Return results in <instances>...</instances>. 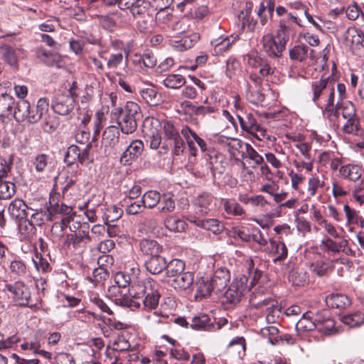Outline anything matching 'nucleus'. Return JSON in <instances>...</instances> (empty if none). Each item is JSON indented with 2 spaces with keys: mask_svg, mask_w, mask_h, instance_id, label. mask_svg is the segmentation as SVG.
Segmentation results:
<instances>
[{
  "mask_svg": "<svg viewBox=\"0 0 364 364\" xmlns=\"http://www.w3.org/2000/svg\"><path fill=\"white\" fill-rule=\"evenodd\" d=\"M245 153L242 154V158L248 157L256 165L264 164V158L250 144H245Z\"/></svg>",
  "mask_w": 364,
  "mask_h": 364,
  "instance_id": "4d7b16f0",
  "label": "nucleus"
},
{
  "mask_svg": "<svg viewBox=\"0 0 364 364\" xmlns=\"http://www.w3.org/2000/svg\"><path fill=\"white\" fill-rule=\"evenodd\" d=\"M186 83L185 77L178 74H168L163 80V84L169 89H179Z\"/></svg>",
  "mask_w": 364,
  "mask_h": 364,
  "instance_id": "ea45409f",
  "label": "nucleus"
},
{
  "mask_svg": "<svg viewBox=\"0 0 364 364\" xmlns=\"http://www.w3.org/2000/svg\"><path fill=\"white\" fill-rule=\"evenodd\" d=\"M28 209H30V208L28 207L23 200L16 198L10 203L8 211L11 217L21 220L28 216Z\"/></svg>",
  "mask_w": 364,
  "mask_h": 364,
  "instance_id": "412c9836",
  "label": "nucleus"
},
{
  "mask_svg": "<svg viewBox=\"0 0 364 364\" xmlns=\"http://www.w3.org/2000/svg\"><path fill=\"white\" fill-rule=\"evenodd\" d=\"M341 114L343 119H349L358 117L355 105L350 101L341 102Z\"/></svg>",
  "mask_w": 364,
  "mask_h": 364,
  "instance_id": "338daca9",
  "label": "nucleus"
},
{
  "mask_svg": "<svg viewBox=\"0 0 364 364\" xmlns=\"http://www.w3.org/2000/svg\"><path fill=\"white\" fill-rule=\"evenodd\" d=\"M15 106V99L6 93L0 95V120L4 122L5 118L12 115Z\"/></svg>",
  "mask_w": 364,
  "mask_h": 364,
  "instance_id": "393cba45",
  "label": "nucleus"
},
{
  "mask_svg": "<svg viewBox=\"0 0 364 364\" xmlns=\"http://www.w3.org/2000/svg\"><path fill=\"white\" fill-rule=\"evenodd\" d=\"M309 47L304 44L294 46L289 50V57L292 60L304 61L308 56Z\"/></svg>",
  "mask_w": 364,
  "mask_h": 364,
  "instance_id": "37998d69",
  "label": "nucleus"
},
{
  "mask_svg": "<svg viewBox=\"0 0 364 364\" xmlns=\"http://www.w3.org/2000/svg\"><path fill=\"white\" fill-rule=\"evenodd\" d=\"M166 274L167 277L176 278L185 270V262L179 259H173L167 263L166 262Z\"/></svg>",
  "mask_w": 364,
  "mask_h": 364,
  "instance_id": "473e14b6",
  "label": "nucleus"
},
{
  "mask_svg": "<svg viewBox=\"0 0 364 364\" xmlns=\"http://www.w3.org/2000/svg\"><path fill=\"white\" fill-rule=\"evenodd\" d=\"M343 210L346 216L348 224H355L360 226L361 228L364 227V219L359 215L358 211L353 208H351L347 204L344 205Z\"/></svg>",
  "mask_w": 364,
  "mask_h": 364,
  "instance_id": "a19ab883",
  "label": "nucleus"
},
{
  "mask_svg": "<svg viewBox=\"0 0 364 364\" xmlns=\"http://www.w3.org/2000/svg\"><path fill=\"white\" fill-rule=\"evenodd\" d=\"M191 327L195 330L215 331V318L211 319L207 314H201L192 318Z\"/></svg>",
  "mask_w": 364,
  "mask_h": 364,
  "instance_id": "5701e85b",
  "label": "nucleus"
},
{
  "mask_svg": "<svg viewBox=\"0 0 364 364\" xmlns=\"http://www.w3.org/2000/svg\"><path fill=\"white\" fill-rule=\"evenodd\" d=\"M109 277V272L103 267H99L94 269L92 271V276H87V279L90 282L97 285L100 283H102Z\"/></svg>",
  "mask_w": 364,
  "mask_h": 364,
  "instance_id": "09e8293b",
  "label": "nucleus"
},
{
  "mask_svg": "<svg viewBox=\"0 0 364 364\" xmlns=\"http://www.w3.org/2000/svg\"><path fill=\"white\" fill-rule=\"evenodd\" d=\"M318 331L324 335H331L337 332L335 328V321L331 318H327L321 324H318V326L316 328Z\"/></svg>",
  "mask_w": 364,
  "mask_h": 364,
  "instance_id": "0e129e2a",
  "label": "nucleus"
},
{
  "mask_svg": "<svg viewBox=\"0 0 364 364\" xmlns=\"http://www.w3.org/2000/svg\"><path fill=\"white\" fill-rule=\"evenodd\" d=\"M270 250L269 253L275 257L273 259L274 262L284 260L288 255V250L286 245L282 241L269 240Z\"/></svg>",
  "mask_w": 364,
  "mask_h": 364,
  "instance_id": "c85d7f7f",
  "label": "nucleus"
},
{
  "mask_svg": "<svg viewBox=\"0 0 364 364\" xmlns=\"http://www.w3.org/2000/svg\"><path fill=\"white\" fill-rule=\"evenodd\" d=\"M198 39L197 34L191 36H184L180 40L174 41L173 46L179 51H183L192 48Z\"/></svg>",
  "mask_w": 364,
  "mask_h": 364,
  "instance_id": "a18cd8bd",
  "label": "nucleus"
},
{
  "mask_svg": "<svg viewBox=\"0 0 364 364\" xmlns=\"http://www.w3.org/2000/svg\"><path fill=\"white\" fill-rule=\"evenodd\" d=\"M77 175L75 173L67 175L65 180L61 183L62 195L63 198H73L77 196L79 184L77 183Z\"/></svg>",
  "mask_w": 364,
  "mask_h": 364,
  "instance_id": "dca6fc26",
  "label": "nucleus"
},
{
  "mask_svg": "<svg viewBox=\"0 0 364 364\" xmlns=\"http://www.w3.org/2000/svg\"><path fill=\"white\" fill-rule=\"evenodd\" d=\"M160 122L154 118L147 117L143 124V133L149 147L156 149L161 143V136L159 131Z\"/></svg>",
  "mask_w": 364,
  "mask_h": 364,
  "instance_id": "6e6552de",
  "label": "nucleus"
},
{
  "mask_svg": "<svg viewBox=\"0 0 364 364\" xmlns=\"http://www.w3.org/2000/svg\"><path fill=\"white\" fill-rule=\"evenodd\" d=\"M51 107L55 113L65 116L74 109L75 100L65 94L58 95L53 100Z\"/></svg>",
  "mask_w": 364,
  "mask_h": 364,
  "instance_id": "ddd939ff",
  "label": "nucleus"
},
{
  "mask_svg": "<svg viewBox=\"0 0 364 364\" xmlns=\"http://www.w3.org/2000/svg\"><path fill=\"white\" fill-rule=\"evenodd\" d=\"M245 63L252 68L258 70L259 75L262 77H268L274 72L269 62L260 58L256 53H250L244 56Z\"/></svg>",
  "mask_w": 364,
  "mask_h": 364,
  "instance_id": "9d476101",
  "label": "nucleus"
},
{
  "mask_svg": "<svg viewBox=\"0 0 364 364\" xmlns=\"http://www.w3.org/2000/svg\"><path fill=\"white\" fill-rule=\"evenodd\" d=\"M326 303L331 308L344 309L350 305L351 301L345 294H331L326 298Z\"/></svg>",
  "mask_w": 364,
  "mask_h": 364,
  "instance_id": "bb28decb",
  "label": "nucleus"
},
{
  "mask_svg": "<svg viewBox=\"0 0 364 364\" xmlns=\"http://www.w3.org/2000/svg\"><path fill=\"white\" fill-rule=\"evenodd\" d=\"M140 252L146 257L157 256L162 252L163 247L156 240L144 238L139 242Z\"/></svg>",
  "mask_w": 364,
  "mask_h": 364,
  "instance_id": "f3484780",
  "label": "nucleus"
},
{
  "mask_svg": "<svg viewBox=\"0 0 364 364\" xmlns=\"http://www.w3.org/2000/svg\"><path fill=\"white\" fill-rule=\"evenodd\" d=\"M144 148V143L141 140L132 141L122 154L120 163L124 166L132 164L141 155Z\"/></svg>",
  "mask_w": 364,
  "mask_h": 364,
  "instance_id": "f8f14e48",
  "label": "nucleus"
},
{
  "mask_svg": "<svg viewBox=\"0 0 364 364\" xmlns=\"http://www.w3.org/2000/svg\"><path fill=\"white\" fill-rule=\"evenodd\" d=\"M89 225L85 224L78 231L68 234L64 238L63 247L70 248L71 246L75 250H82L91 241L89 235Z\"/></svg>",
  "mask_w": 364,
  "mask_h": 364,
  "instance_id": "0eeeda50",
  "label": "nucleus"
},
{
  "mask_svg": "<svg viewBox=\"0 0 364 364\" xmlns=\"http://www.w3.org/2000/svg\"><path fill=\"white\" fill-rule=\"evenodd\" d=\"M246 276L235 279L223 295V303L230 308L238 304L244 294L249 290Z\"/></svg>",
  "mask_w": 364,
  "mask_h": 364,
  "instance_id": "39448f33",
  "label": "nucleus"
},
{
  "mask_svg": "<svg viewBox=\"0 0 364 364\" xmlns=\"http://www.w3.org/2000/svg\"><path fill=\"white\" fill-rule=\"evenodd\" d=\"M224 210L228 214L234 216H241L245 214L242 207L234 200H226L224 202Z\"/></svg>",
  "mask_w": 364,
  "mask_h": 364,
  "instance_id": "603ef678",
  "label": "nucleus"
},
{
  "mask_svg": "<svg viewBox=\"0 0 364 364\" xmlns=\"http://www.w3.org/2000/svg\"><path fill=\"white\" fill-rule=\"evenodd\" d=\"M124 57L122 52L112 53L107 60L106 68L110 70H115L122 63Z\"/></svg>",
  "mask_w": 364,
  "mask_h": 364,
  "instance_id": "e2e57ef3",
  "label": "nucleus"
},
{
  "mask_svg": "<svg viewBox=\"0 0 364 364\" xmlns=\"http://www.w3.org/2000/svg\"><path fill=\"white\" fill-rule=\"evenodd\" d=\"M181 133L186 139L190 154L193 156H196L198 154V150L195 146V143L200 147L201 151L205 152L207 151L208 145L206 142L190 127L183 126L181 129Z\"/></svg>",
  "mask_w": 364,
  "mask_h": 364,
  "instance_id": "9b49d317",
  "label": "nucleus"
},
{
  "mask_svg": "<svg viewBox=\"0 0 364 364\" xmlns=\"http://www.w3.org/2000/svg\"><path fill=\"white\" fill-rule=\"evenodd\" d=\"M228 348L231 351H236L238 356L241 358L245 355L246 348L245 338L243 337H237L232 340L228 345Z\"/></svg>",
  "mask_w": 364,
  "mask_h": 364,
  "instance_id": "13d9d810",
  "label": "nucleus"
},
{
  "mask_svg": "<svg viewBox=\"0 0 364 364\" xmlns=\"http://www.w3.org/2000/svg\"><path fill=\"white\" fill-rule=\"evenodd\" d=\"M256 298L251 297L250 299V304L252 306L255 308H259L262 306H266L267 311V319H269V317L272 316L274 318L275 316H279V314L280 313L279 307L277 304V301L271 298H266L264 299H259L257 301H255Z\"/></svg>",
  "mask_w": 364,
  "mask_h": 364,
  "instance_id": "aec40b11",
  "label": "nucleus"
},
{
  "mask_svg": "<svg viewBox=\"0 0 364 364\" xmlns=\"http://www.w3.org/2000/svg\"><path fill=\"white\" fill-rule=\"evenodd\" d=\"M194 274L191 272H183L171 282V285L175 289L186 291L192 289L193 287Z\"/></svg>",
  "mask_w": 364,
  "mask_h": 364,
  "instance_id": "6ab92c4d",
  "label": "nucleus"
},
{
  "mask_svg": "<svg viewBox=\"0 0 364 364\" xmlns=\"http://www.w3.org/2000/svg\"><path fill=\"white\" fill-rule=\"evenodd\" d=\"M9 272L15 277H23L27 273L26 265L21 259H14L10 262Z\"/></svg>",
  "mask_w": 364,
  "mask_h": 364,
  "instance_id": "de8ad7c7",
  "label": "nucleus"
},
{
  "mask_svg": "<svg viewBox=\"0 0 364 364\" xmlns=\"http://www.w3.org/2000/svg\"><path fill=\"white\" fill-rule=\"evenodd\" d=\"M48 161H49V157L48 155H46L45 154H38L35 157V159L33 163L36 171H38V172L44 171L48 164Z\"/></svg>",
  "mask_w": 364,
  "mask_h": 364,
  "instance_id": "774afa93",
  "label": "nucleus"
},
{
  "mask_svg": "<svg viewBox=\"0 0 364 364\" xmlns=\"http://www.w3.org/2000/svg\"><path fill=\"white\" fill-rule=\"evenodd\" d=\"M236 116L243 131L249 133L259 141L269 139L266 130L257 123L252 113L241 111V113H236Z\"/></svg>",
  "mask_w": 364,
  "mask_h": 364,
  "instance_id": "423d86ee",
  "label": "nucleus"
},
{
  "mask_svg": "<svg viewBox=\"0 0 364 364\" xmlns=\"http://www.w3.org/2000/svg\"><path fill=\"white\" fill-rule=\"evenodd\" d=\"M19 230L23 240H30L36 233V228L30 220H26L19 225Z\"/></svg>",
  "mask_w": 364,
  "mask_h": 364,
  "instance_id": "49530a36",
  "label": "nucleus"
},
{
  "mask_svg": "<svg viewBox=\"0 0 364 364\" xmlns=\"http://www.w3.org/2000/svg\"><path fill=\"white\" fill-rule=\"evenodd\" d=\"M119 129L118 126H109L107 127L102 134V140L105 146L111 147L114 146L119 141Z\"/></svg>",
  "mask_w": 364,
  "mask_h": 364,
  "instance_id": "7c9ffc66",
  "label": "nucleus"
},
{
  "mask_svg": "<svg viewBox=\"0 0 364 364\" xmlns=\"http://www.w3.org/2000/svg\"><path fill=\"white\" fill-rule=\"evenodd\" d=\"M166 259L159 255L149 257L146 260V269L152 274L161 273L166 268Z\"/></svg>",
  "mask_w": 364,
  "mask_h": 364,
  "instance_id": "a878e982",
  "label": "nucleus"
},
{
  "mask_svg": "<svg viewBox=\"0 0 364 364\" xmlns=\"http://www.w3.org/2000/svg\"><path fill=\"white\" fill-rule=\"evenodd\" d=\"M64 161L68 166H71L76 161L80 162V148L75 144L70 145L65 154Z\"/></svg>",
  "mask_w": 364,
  "mask_h": 364,
  "instance_id": "5fc2aeb1",
  "label": "nucleus"
},
{
  "mask_svg": "<svg viewBox=\"0 0 364 364\" xmlns=\"http://www.w3.org/2000/svg\"><path fill=\"white\" fill-rule=\"evenodd\" d=\"M114 284L109 289V291L112 294H116L119 291V289L120 288L125 289L129 287L130 284V277L128 274L118 272L114 274Z\"/></svg>",
  "mask_w": 364,
  "mask_h": 364,
  "instance_id": "c9c22d12",
  "label": "nucleus"
},
{
  "mask_svg": "<svg viewBox=\"0 0 364 364\" xmlns=\"http://www.w3.org/2000/svg\"><path fill=\"white\" fill-rule=\"evenodd\" d=\"M22 48H14L9 44H4L0 46V53L4 60L11 67H18V58L23 53Z\"/></svg>",
  "mask_w": 364,
  "mask_h": 364,
  "instance_id": "2eb2a0df",
  "label": "nucleus"
},
{
  "mask_svg": "<svg viewBox=\"0 0 364 364\" xmlns=\"http://www.w3.org/2000/svg\"><path fill=\"white\" fill-rule=\"evenodd\" d=\"M165 227L171 232H181L185 231L187 223L176 216L171 215L164 220Z\"/></svg>",
  "mask_w": 364,
  "mask_h": 364,
  "instance_id": "72a5a7b5",
  "label": "nucleus"
},
{
  "mask_svg": "<svg viewBox=\"0 0 364 364\" xmlns=\"http://www.w3.org/2000/svg\"><path fill=\"white\" fill-rule=\"evenodd\" d=\"M290 28L280 23L276 36L267 34L262 38L264 51L271 58H279L285 50L287 43L289 40Z\"/></svg>",
  "mask_w": 364,
  "mask_h": 364,
  "instance_id": "7ed1b4c3",
  "label": "nucleus"
},
{
  "mask_svg": "<svg viewBox=\"0 0 364 364\" xmlns=\"http://www.w3.org/2000/svg\"><path fill=\"white\" fill-rule=\"evenodd\" d=\"M196 223L198 226L210 230L214 234H219L224 229L223 224L216 219L200 220Z\"/></svg>",
  "mask_w": 364,
  "mask_h": 364,
  "instance_id": "58836bf2",
  "label": "nucleus"
},
{
  "mask_svg": "<svg viewBox=\"0 0 364 364\" xmlns=\"http://www.w3.org/2000/svg\"><path fill=\"white\" fill-rule=\"evenodd\" d=\"M193 203L196 206L198 211L203 214H207L209 211L213 210L215 207L213 196L208 193L199 194L195 198Z\"/></svg>",
  "mask_w": 364,
  "mask_h": 364,
  "instance_id": "b1692460",
  "label": "nucleus"
},
{
  "mask_svg": "<svg viewBox=\"0 0 364 364\" xmlns=\"http://www.w3.org/2000/svg\"><path fill=\"white\" fill-rule=\"evenodd\" d=\"M289 278L295 286H304L307 283V276L303 271L294 270L290 273Z\"/></svg>",
  "mask_w": 364,
  "mask_h": 364,
  "instance_id": "69168bd1",
  "label": "nucleus"
},
{
  "mask_svg": "<svg viewBox=\"0 0 364 364\" xmlns=\"http://www.w3.org/2000/svg\"><path fill=\"white\" fill-rule=\"evenodd\" d=\"M111 115L116 119L120 131L125 134L134 133L143 117L140 106L132 101L127 102L122 107L113 108Z\"/></svg>",
  "mask_w": 364,
  "mask_h": 364,
  "instance_id": "f03ea898",
  "label": "nucleus"
},
{
  "mask_svg": "<svg viewBox=\"0 0 364 364\" xmlns=\"http://www.w3.org/2000/svg\"><path fill=\"white\" fill-rule=\"evenodd\" d=\"M123 214V210L116 205H112L107 208L104 213L103 219L107 225L109 223L114 222L119 219Z\"/></svg>",
  "mask_w": 364,
  "mask_h": 364,
  "instance_id": "3c124183",
  "label": "nucleus"
},
{
  "mask_svg": "<svg viewBox=\"0 0 364 364\" xmlns=\"http://www.w3.org/2000/svg\"><path fill=\"white\" fill-rule=\"evenodd\" d=\"M29 110L30 103L27 100H19L17 102H15L11 117H14L17 122H24L27 120Z\"/></svg>",
  "mask_w": 364,
  "mask_h": 364,
  "instance_id": "c756f323",
  "label": "nucleus"
},
{
  "mask_svg": "<svg viewBox=\"0 0 364 364\" xmlns=\"http://www.w3.org/2000/svg\"><path fill=\"white\" fill-rule=\"evenodd\" d=\"M341 176L357 183L356 185L363 184L364 181V171L358 165L346 164L339 168Z\"/></svg>",
  "mask_w": 364,
  "mask_h": 364,
  "instance_id": "4468645a",
  "label": "nucleus"
},
{
  "mask_svg": "<svg viewBox=\"0 0 364 364\" xmlns=\"http://www.w3.org/2000/svg\"><path fill=\"white\" fill-rule=\"evenodd\" d=\"M345 39L351 46L359 45L363 41V35L360 31L355 28H350L346 31Z\"/></svg>",
  "mask_w": 364,
  "mask_h": 364,
  "instance_id": "6e6d98bb",
  "label": "nucleus"
},
{
  "mask_svg": "<svg viewBox=\"0 0 364 364\" xmlns=\"http://www.w3.org/2000/svg\"><path fill=\"white\" fill-rule=\"evenodd\" d=\"M6 289L12 294L16 305L26 306L29 304L31 292L29 288L21 281L6 284Z\"/></svg>",
  "mask_w": 364,
  "mask_h": 364,
  "instance_id": "1a4fd4ad",
  "label": "nucleus"
},
{
  "mask_svg": "<svg viewBox=\"0 0 364 364\" xmlns=\"http://www.w3.org/2000/svg\"><path fill=\"white\" fill-rule=\"evenodd\" d=\"M36 56L48 66H53L61 60V57L58 53L48 51L43 47L36 48Z\"/></svg>",
  "mask_w": 364,
  "mask_h": 364,
  "instance_id": "cd10ccee",
  "label": "nucleus"
},
{
  "mask_svg": "<svg viewBox=\"0 0 364 364\" xmlns=\"http://www.w3.org/2000/svg\"><path fill=\"white\" fill-rule=\"evenodd\" d=\"M48 100L46 98L39 99L35 107H31L30 106L29 114H28L27 121L31 124L38 122L42 117L48 112Z\"/></svg>",
  "mask_w": 364,
  "mask_h": 364,
  "instance_id": "a211bd4d",
  "label": "nucleus"
},
{
  "mask_svg": "<svg viewBox=\"0 0 364 364\" xmlns=\"http://www.w3.org/2000/svg\"><path fill=\"white\" fill-rule=\"evenodd\" d=\"M30 210H33L34 213L31 215L30 221L35 226H41L47 221L51 220V213L48 208L33 210L30 208Z\"/></svg>",
  "mask_w": 364,
  "mask_h": 364,
  "instance_id": "2f4dec72",
  "label": "nucleus"
},
{
  "mask_svg": "<svg viewBox=\"0 0 364 364\" xmlns=\"http://www.w3.org/2000/svg\"><path fill=\"white\" fill-rule=\"evenodd\" d=\"M16 193V186L14 183L0 179V200H9Z\"/></svg>",
  "mask_w": 364,
  "mask_h": 364,
  "instance_id": "79ce46f5",
  "label": "nucleus"
},
{
  "mask_svg": "<svg viewBox=\"0 0 364 364\" xmlns=\"http://www.w3.org/2000/svg\"><path fill=\"white\" fill-rule=\"evenodd\" d=\"M331 77L321 78L319 80L314 81L311 83V90L313 91V101L316 102L321 95L326 92L330 82Z\"/></svg>",
  "mask_w": 364,
  "mask_h": 364,
  "instance_id": "f704fd0d",
  "label": "nucleus"
},
{
  "mask_svg": "<svg viewBox=\"0 0 364 364\" xmlns=\"http://www.w3.org/2000/svg\"><path fill=\"white\" fill-rule=\"evenodd\" d=\"M142 98L151 106L158 105L161 102V95L154 88H144L140 91Z\"/></svg>",
  "mask_w": 364,
  "mask_h": 364,
  "instance_id": "4c0bfd02",
  "label": "nucleus"
},
{
  "mask_svg": "<svg viewBox=\"0 0 364 364\" xmlns=\"http://www.w3.org/2000/svg\"><path fill=\"white\" fill-rule=\"evenodd\" d=\"M310 269L316 275L323 277L325 276L330 269V264L329 262H324L323 260H317L311 264Z\"/></svg>",
  "mask_w": 364,
  "mask_h": 364,
  "instance_id": "052dcab7",
  "label": "nucleus"
},
{
  "mask_svg": "<svg viewBox=\"0 0 364 364\" xmlns=\"http://www.w3.org/2000/svg\"><path fill=\"white\" fill-rule=\"evenodd\" d=\"M364 320L363 315L360 312L345 315L341 317V321L350 328L359 326Z\"/></svg>",
  "mask_w": 364,
  "mask_h": 364,
  "instance_id": "8fccbe9b",
  "label": "nucleus"
},
{
  "mask_svg": "<svg viewBox=\"0 0 364 364\" xmlns=\"http://www.w3.org/2000/svg\"><path fill=\"white\" fill-rule=\"evenodd\" d=\"M321 247L325 252H331L333 254H338L341 252V245L330 237H325L321 242Z\"/></svg>",
  "mask_w": 364,
  "mask_h": 364,
  "instance_id": "680f3d73",
  "label": "nucleus"
},
{
  "mask_svg": "<svg viewBox=\"0 0 364 364\" xmlns=\"http://www.w3.org/2000/svg\"><path fill=\"white\" fill-rule=\"evenodd\" d=\"M229 272L225 269H218L210 279L217 294L223 293L229 281Z\"/></svg>",
  "mask_w": 364,
  "mask_h": 364,
  "instance_id": "4be33fe9",
  "label": "nucleus"
},
{
  "mask_svg": "<svg viewBox=\"0 0 364 364\" xmlns=\"http://www.w3.org/2000/svg\"><path fill=\"white\" fill-rule=\"evenodd\" d=\"M324 186V181H321L318 176H313L309 178L307 186V193L309 197L314 196L317 190Z\"/></svg>",
  "mask_w": 364,
  "mask_h": 364,
  "instance_id": "bf43d9fd",
  "label": "nucleus"
},
{
  "mask_svg": "<svg viewBox=\"0 0 364 364\" xmlns=\"http://www.w3.org/2000/svg\"><path fill=\"white\" fill-rule=\"evenodd\" d=\"M141 200L145 208L151 209L160 202L161 196L157 191H149L143 195Z\"/></svg>",
  "mask_w": 364,
  "mask_h": 364,
  "instance_id": "c03bdc74",
  "label": "nucleus"
},
{
  "mask_svg": "<svg viewBox=\"0 0 364 364\" xmlns=\"http://www.w3.org/2000/svg\"><path fill=\"white\" fill-rule=\"evenodd\" d=\"M161 294L159 284L151 278L138 282L129 289V295L123 294L114 299L120 306L132 310L140 308L141 303L145 309H155L158 305Z\"/></svg>",
  "mask_w": 364,
  "mask_h": 364,
  "instance_id": "f257e3e1",
  "label": "nucleus"
},
{
  "mask_svg": "<svg viewBox=\"0 0 364 364\" xmlns=\"http://www.w3.org/2000/svg\"><path fill=\"white\" fill-rule=\"evenodd\" d=\"M343 131L348 134L358 135L360 132V119L358 117L346 119Z\"/></svg>",
  "mask_w": 364,
  "mask_h": 364,
  "instance_id": "864d4df0",
  "label": "nucleus"
},
{
  "mask_svg": "<svg viewBox=\"0 0 364 364\" xmlns=\"http://www.w3.org/2000/svg\"><path fill=\"white\" fill-rule=\"evenodd\" d=\"M164 133V142L162 149L166 152L169 147L172 148L173 156H180L185 149V143L180 136L178 130L170 122H165L163 127Z\"/></svg>",
  "mask_w": 364,
  "mask_h": 364,
  "instance_id": "20e7f679",
  "label": "nucleus"
},
{
  "mask_svg": "<svg viewBox=\"0 0 364 364\" xmlns=\"http://www.w3.org/2000/svg\"><path fill=\"white\" fill-rule=\"evenodd\" d=\"M197 290L196 298L202 299L209 296L213 291H215L213 286L208 279L201 278L196 282Z\"/></svg>",
  "mask_w": 364,
  "mask_h": 364,
  "instance_id": "e433bc0d",
  "label": "nucleus"
}]
</instances>
